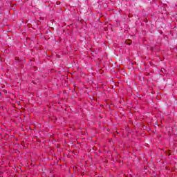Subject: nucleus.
I'll return each mask as SVG.
<instances>
[{
    "instance_id": "1",
    "label": "nucleus",
    "mask_w": 177,
    "mask_h": 177,
    "mask_svg": "<svg viewBox=\"0 0 177 177\" xmlns=\"http://www.w3.org/2000/svg\"><path fill=\"white\" fill-rule=\"evenodd\" d=\"M151 50H153V48H151Z\"/></svg>"
}]
</instances>
